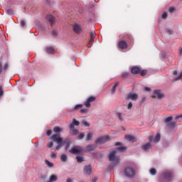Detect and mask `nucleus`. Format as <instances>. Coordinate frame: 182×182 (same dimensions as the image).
<instances>
[{
    "mask_svg": "<svg viewBox=\"0 0 182 182\" xmlns=\"http://www.w3.org/2000/svg\"><path fill=\"white\" fill-rule=\"evenodd\" d=\"M96 149V145L90 144L87 146L86 151H93Z\"/></svg>",
    "mask_w": 182,
    "mask_h": 182,
    "instance_id": "6ab92c4d",
    "label": "nucleus"
},
{
    "mask_svg": "<svg viewBox=\"0 0 182 182\" xmlns=\"http://www.w3.org/2000/svg\"><path fill=\"white\" fill-rule=\"evenodd\" d=\"M54 133H61V132H63V129L59 127H55L53 129Z\"/></svg>",
    "mask_w": 182,
    "mask_h": 182,
    "instance_id": "5701e85b",
    "label": "nucleus"
},
{
    "mask_svg": "<svg viewBox=\"0 0 182 182\" xmlns=\"http://www.w3.org/2000/svg\"><path fill=\"white\" fill-rule=\"evenodd\" d=\"M174 11H176V9L174 7L169 8V12L171 14H173V12H174Z\"/></svg>",
    "mask_w": 182,
    "mask_h": 182,
    "instance_id": "49530a36",
    "label": "nucleus"
},
{
    "mask_svg": "<svg viewBox=\"0 0 182 182\" xmlns=\"http://www.w3.org/2000/svg\"><path fill=\"white\" fill-rule=\"evenodd\" d=\"M97 178L96 177L92 178V182H97Z\"/></svg>",
    "mask_w": 182,
    "mask_h": 182,
    "instance_id": "4d7b16f0",
    "label": "nucleus"
},
{
    "mask_svg": "<svg viewBox=\"0 0 182 182\" xmlns=\"http://www.w3.org/2000/svg\"><path fill=\"white\" fill-rule=\"evenodd\" d=\"M175 126H176V123H175V122H171V123L168 124V127H171V128H174Z\"/></svg>",
    "mask_w": 182,
    "mask_h": 182,
    "instance_id": "a18cd8bd",
    "label": "nucleus"
},
{
    "mask_svg": "<svg viewBox=\"0 0 182 182\" xmlns=\"http://www.w3.org/2000/svg\"><path fill=\"white\" fill-rule=\"evenodd\" d=\"M66 182H73V179L68 178H67Z\"/></svg>",
    "mask_w": 182,
    "mask_h": 182,
    "instance_id": "13d9d810",
    "label": "nucleus"
},
{
    "mask_svg": "<svg viewBox=\"0 0 182 182\" xmlns=\"http://www.w3.org/2000/svg\"><path fill=\"white\" fill-rule=\"evenodd\" d=\"M149 173H150V174H151L152 176H154V175H156V173H157V172H156V168H152L150 169Z\"/></svg>",
    "mask_w": 182,
    "mask_h": 182,
    "instance_id": "2f4dec72",
    "label": "nucleus"
},
{
    "mask_svg": "<svg viewBox=\"0 0 182 182\" xmlns=\"http://www.w3.org/2000/svg\"><path fill=\"white\" fill-rule=\"evenodd\" d=\"M173 120V117H168L165 119V123H170Z\"/></svg>",
    "mask_w": 182,
    "mask_h": 182,
    "instance_id": "473e14b6",
    "label": "nucleus"
},
{
    "mask_svg": "<svg viewBox=\"0 0 182 182\" xmlns=\"http://www.w3.org/2000/svg\"><path fill=\"white\" fill-rule=\"evenodd\" d=\"M127 107L129 110L133 107V103L132 102H129L128 105H127Z\"/></svg>",
    "mask_w": 182,
    "mask_h": 182,
    "instance_id": "e433bc0d",
    "label": "nucleus"
},
{
    "mask_svg": "<svg viewBox=\"0 0 182 182\" xmlns=\"http://www.w3.org/2000/svg\"><path fill=\"white\" fill-rule=\"evenodd\" d=\"M167 15L166 12L164 13L161 16L162 19H166V18H167Z\"/></svg>",
    "mask_w": 182,
    "mask_h": 182,
    "instance_id": "de8ad7c7",
    "label": "nucleus"
},
{
    "mask_svg": "<svg viewBox=\"0 0 182 182\" xmlns=\"http://www.w3.org/2000/svg\"><path fill=\"white\" fill-rule=\"evenodd\" d=\"M95 100H96V97L90 96L86 100L85 102H84V105L85 106V107L89 108L92 106L90 103H93Z\"/></svg>",
    "mask_w": 182,
    "mask_h": 182,
    "instance_id": "423d86ee",
    "label": "nucleus"
},
{
    "mask_svg": "<svg viewBox=\"0 0 182 182\" xmlns=\"http://www.w3.org/2000/svg\"><path fill=\"white\" fill-rule=\"evenodd\" d=\"M6 13L8 14V15H14V10L12 9H8L6 11Z\"/></svg>",
    "mask_w": 182,
    "mask_h": 182,
    "instance_id": "58836bf2",
    "label": "nucleus"
},
{
    "mask_svg": "<svg viewBox=\"0 0 182 182\" xmlns=\"http://www.w3.org/2000/svg\"><path fill=\"white\" fill-rule=\"evenodd\" d=\"M80 113H84V114H87V113H89V109L84 108L80 110Z\"/></svg>",
    "mask_w": 182,
    "mask_h": 182,
    "instance_id": "7c9ffc66",
    "label": "nucleus"
},
{
    "mask_svg": "<svg viewBox=\"0 0 182 182\" xmlns=\"http://www.w3.org/2000/svg\"><path fill=\"white\" fill-rule=\"evenodd\" d=\"M83 137H85V134L84 133H80L78 136V139L82 140V139H83Z\"/></svg>",
    "mask_w": 182,
    "mask_h": 182,
    "instance_id": "a19ab883",
    "label": "nucleus"
},
{
    "mask_svg": "<svg viewBox=\"0 0 182 182\" xmlns=\"http://www.w3.org/2000/svg\"><path fill=\"white\" fill-rule=\"evenodd\" d=\"M151 90L150 89V87H144V91L145 92H150Z\"/></svg>",
    "mask_w": 182,
    "mask_h": 182,
    "instance_id": "3c124183",
    "label": "nucleus"
},
{
    "mask_svg": "<svg viewBox=\"0 0 182 182\" xmlns=\"http://www.w3.org/2000/svg\"><path fill=\"white\" fill-rule=\"evenodd\" d=\"M181 77H182V73L178 75L177 78H175V80H180V79H181Z\"/></svg>",
    "mask_w": 182,
    "mask_h": 182,
    "instance_id": "8fccbe9b",
    "label": "nucleus"
},
{
    "mask_svg": "<svg viewBox=\"0 0 182 182\" xmlns=\"http://www.w3.org/2000/svg\"><path fill=\"white\" fill-rule=\"evenodd\" d=\"M70 146V144L69 142L67 143L65 146V150H68L69 149V146Z\"/></svg>",
    "mask_w": 182,
    "mask_h": 182,
    "instance_id": "5fc2aeb1",
    "label": "nucleus"
},
{
    "mask_svg": "<svg viewBox=\"0 0 182 182\" xmlns=\"http://www.w3.org/2000/svg\"><path fill=\"white\" fill-rule=\"evenodd\" d=\"M179 55H182V48H179Z\"/></svg>",
    "mask_w": 182,
    "mask_h": 182,
    "instance_id": "bf43d9fd",
    "label": "nucleus"
},
{
    "mask_svg": "<svg viewBox=\"0 0 182 182\" xmlns=\"http://www.w3.org/2000/svg\"><path fill=\"white\" fill-rule=\"evenodd\" d=\"M177 70H175V71H173V75H174L175 76H177Z\"/></svg>",
    "mask_w": 182,
    "mask_h": 182,
    "instance_id": "052dcab7",
    "label": "nucleus"
},
{
    "mask_svg": "<svg viewBox=\"0 0 182 182\" xmlns=\"http://www.w3.org/2000/svg\"><path fill=\"white\" fill-rule=\"evenodd\" d=\"M82 107H83V105L78 104V105H75V110H79V109H82Z\"/></svg>",
    "mask_w": 182,
    "mask_h": 182,
    "instance_id": "72a5a7b5",
    "label": "nucleus"
},
{
    "mask_svg": "<svg viewBox=\"0 0 182 182\" xmlns=\"http://www.w3.org/2000/svg\"><path fill=\"white\" fill-rule=\"evenodd\" d=\"M79 124H80L79 121L76 120V119H73V123L70 124L69 127L70 130H72L73 129H75V126H79Z\"/></svg>",
    "mask_w": 182,
    "mask_h": 182,
    "instance_id": "2eb2a0df",
    "label": "nucleus"
},
{
    "mask_svg": "<svg viewBox=\"0 0 182 182\" xmlns=\"http://www.w3.org/2000/svg\"><path fill=\"white\" fill-rule=\"evenodd\" d=\"M76 159L77 163H82L83 161V156H77Z\"/></svg>",
    "mask_w": 182,
    "mask_h": 182,
    "instance_id": "cd10ccee",
    "label": "nucleus"
},
{
    "mask_svg": "<svg viewBox=\"0 0 182 182\" xmlns=\"http://www.w3.org/2000/svg\"><path fill=\"white\" fill-rule=\"evenodd\" d=\"M83 151V147L79 146H73L69 152L71 153V154H79Z\"/></svg>",
    "mask_w": 182,
    "mask_h": 182,
    "instance_id": "7ed1b4c3",
    "label": "nucleus"
},
{
    "mask_svg": "<svg viewBox=\"0 0 182 182\" xmlns=\"http://www.w3.org/2000/svg\"><path fill=\"white\" fill-rule=\"evenodd\" d=\"M25 25H26L25 21L22 20L21 21V26L23 27V26H25Z\"/></svg>",
    "mask_w": 182,
    "mask_h": 182,
    "instance_id": "864d4df0",
    "label": "nucleus"
},
{
    "mask_svg": "<svg viewBox=\"0 0 182 182\" xmlns=\"http://www.w3.org/2000/svg\"><path fill=\"white\" fill-rule=\"evenodd\" d=\"M150 143H146L141 146L142 150L144 151H149L151 149V143H153V136H149Z\"/></svg>",
    "mask_w": 182,
    "mask_h": 182,
    "instance_id": "20e7f679",
    "label": "nucleus"
},
{
    "mask_svg": "<svg viewBox=\"0 0 182 182\" xmlns=\"http://www.w3.org/2000/svg\"><path fill=\"white\" fill-rule=\"evenodd\" d=\"M95 38H96V33L92 32L90 33V40L89 41V43H92V42H93V41H95Z\"/></svg>",
    "mask_w": 182,
    "mask_h": 182,
    "instance_id": "412c9836",
    "label": "nucleus"
},
{
    "mask_svg": "<svg viewBox=\"0 0 182 182\" xmlns=\"http://www.w3.org/2000/svg\"><path fill=\"white\" fill-rule=\"evenodd\" d=\"M141 74V76H146L147 75V70H143L140 71L139 73Z\"/></svg>",
    "mask_w": 182,
    "mask_h": 182,
    "instance_id": "f704fd0d",
    "label": "nucleus"
},
{
    "mask_svg": "<svg viewBox=\"0 0 182 182\" xmlns=\"http://www.w3.org/2000/svg\"><path fill=\"white\" fill-rule=\"evenodd\" d=\"M162 178L166 182L171 181V180H173V173L170 171H165L162 175Z\"/></svg>",
    "mask_w": 182,
    "mask_h": 182,
    "instance_id": "39448f33",
    "label": "nucleus"
},
{
    "mask_svg": "<svg viewBox=\"0 0 182 182\" xmlns=\"http://www.w3.org/2000/svg\"><path fill=\"white\" fill-rule=\"evenodd\" d=\"M45 163L50 168H52V167H53V164L49 161L48 159L45 160Z\"/></svg>",
    "mask_w": 182,
    "mask_h": 182,
    "instance_id": "a878e982",
    "label": "nucleus"
},
{
    "mask_svg": "<svg viewBox=\"0 0 182 182\" xmlns=\"http://www.w3.org/2000/svg\"><path fill=\"white\" fill-rule=\"evenodd\" d=\"M152 97L155 99H163V97H164V94H163L160 90H155Z\"/></svg>",
    "mask_w": 182,
    "mask_h": 182,
    "instance_id": "6e6552de",
    "label": "nucleus"
},
{
    "mask_svg": "<svg viewBox=\"0 0 182 182\" xmlns=\"http://www.w3.org/2000/svg\"><path fill=\"white\" fill-rule=\"evenodd\" d=\"M73 29L75 33H80L82 32V27L77 23L73 25Z\"/></svg>",
    "mask_w": 182,
    "mask_h": 182,
    "instance_id": "ddd939ff",
    "label": "nucleus"
},
{
    "mask_svg": "<svg viewBox=\"0 0 182 182\" xmlns=\"http://www.w3.org/2000/svg\"><path fill=\"white\" fill-rule=\"evenodd\" d=\"M109 136H101L97 139L96 144H103L107 141H109Z\"/></svg>",
    "mask_w": 182,
    "mask_h": 182,
    "instance_id": "1a4fd4ad",
    "label": "nucleus"
},
{
    "mask_svg": "<svg viewBox=\"0 0 182 182\" xmlns=\"http://www.w3.org/2000/svg\"><path fill=\"white\" fill-rule=\"evenodd\" d=\"M92 173V166L88 165L84 167V174L90 175Z\"/></svg>",
    "mask_w": 182,
    "mask_h": 182,
    "instance_id": "4468645a",
    "label": "nucleus"
},
{
    "mask_svg": "<svg viewBox=\"0 0 182 182\" xmlns=\"http://www.w3.org/2000/svg\"><path fill=\"white\" fill-rule=\"evenodd\" d=\"M50 157H51V159H56V157H57L56 153L51 152L50 153Z\"/></svg>",
    "mask_w": 182,
    "mask_h": 182,
    "instance_id": "ea45409f",
    "label": "nucleus"
},
{
    "mask_svg": "<svg viewBox=\"0 0 182 182\" xmlns=\"http://www.w3.org/2000/svg\"><path fill=\"white\" fill-rule=\"evenodd\" d=\"M125 139L127 140V141H132V143L136 141V138L132 135H127Z\"/></svg>",
    "mask_w": 182,
    "mask_h": 182,
    "instance_id": "f3484780",
    "label": "nucleus"
},
{
    "mask_svg": "<svg viewBox=\"0 0 182 182\" xmlns=\"http://www.w3.org/2000/svg\"><path fill=\"white\" fill-rule=\"evenodd\" d=\"M126 147L121 146L117 148V149L112 151L108 156L109 161H112V164L109 165V168H114L116 166H117L118 163H120V158L119 156H116V154L117 151H126Z\"/></svg>",
    "mask_w": 182,
    "mask_h": 182,
    "instance_id": "f257e3e1",
    "label": "nucleus"
},
{
    "mask_svg": "<svg viewBox=\"0 0 182 182\" xmlns=\"http://www.w3.org/2000/svg\"><path fill=\"white\" fill-rule=\"evenodd\" d=\"M8 68H9L8 63H6V64L4 65V69L5 70H6L8 69Z\"/></svg>",
    "mask_w": 182,
    "mask_h": 182,
    "instance_id": "6e6d98bb",
    "label": "nucleus"
},
{
    "mask_svg": "<svg viewBox=\"0 0 182 182\" xmlns=\"http://www.w3.org/2000/svg\"><path fill=\"white\" fill-rule=\"evenodd\" d=\"M0 96H4V88L0 85Z\"/></svg>",
    "mask_w": 182,
    "mask_h": 182,
    "instance_id": "79ce46f5",
    "label": "nucleus"
},
{
    "mask_svg": "<svg viewBox=\"0 0 182 182\" xmlns=\"http://www.w3.org/2000/svg\"><path fill=\"white\" fill-rule=\"evenodd\" d=\"M0 73H2V70H0Z\"/></svg>",
    "mask_w": 182,
    "mask_h": 182,
    "instance_id": "e2e57ef3",
    "label": "nucleus"
},
{
    "mask_svg": "<svg viewBox=\"0 0 182 182\" xmlns=\"http://www.w3.org/2000/svg\"><path fill=\"white\" fill-rule=\"evenodd\" d=\"M82 124H83L86 127H89L90 126V124L86 121H82Z\"/></svg>",
    "mask_w": 182,
    "mask_h": 182,
    "instance_id": "4c0bfd02",
    "label": "nucleus"
},
{
    "mask_svg": "<svg viewBox=\"0 0 182 182\" xmlns=\"http://www.w3.org/2000/svg\"><path fill=\"white\" fill-rule=\"evenodd\" d=\"M60 160L63 161V163H66L68 161V155L67 154H62L60 156Z\"/></svg>",
    "mask_w": 182,
    "mask_h": 182,
    "instance_id": "4be33fe9",
    "label": "nucleus"
},
{
    "mask_svg": "<svg viewBox=\"0 0 182 182\" xmlns=\"http://www.w3.org/2000/svg\"><path fill=\"white\" fill-rule=\"evenodd\" d=\"M117 117L119 119V120H121V121H123L124 119V117L123 114H122V113H120V112L117 113Z\"/></svg>",
    "mask_w": 182,
    "mask_h": 182,
    "instance_id": "c85d7f7f",
    "label": "nucleus"
},
{
    "mask_svg": "<svg viewBox=\"0 0 182 182\" xmlns=\"http://www.w3.org/2000/svg\"><path fill=\"white\" fill-rule=\"evenodd\" d=\"M161 136L160 134H157L154 139V143H159L160 141Z\"/></svg>",
    "mask_w": 182,
    "mask_h": 182,
    "instance_id": "393cba45",
    "label": "nucleus"
},
{
    "mask_svg": "<svg viewBox=\"0 0 182 182\" xmlns=\"http://www.w3.org/2000/svg\"><path fill=\"white\" fill-rule=\"evenodd\" d=\"M47 147H48V149H52V147H53V142H50L48 144Z\"/></svg>",
    "mask_w": 182,
    "mask_h": 182,
    "instance_id": "37998d69",
    "label": "nucleus"
},
{
    "mask_svg": "<svg viewBox=\"0 0 182 182\" xmlns=\"http://www.w3.org/2000/svg\"><path fill=\"white\" fill-rule=\"evenodd\" d=\"M131 72L132 73H133V75H137L138 73H139L141 72L140 68L139 67H133L131 69Z\"/></svg>",
    "mask_w": 182,
    "mask_h": 182,
    "instance_id": "dca6fc26",
    "label": "nucleus"
},
{
    "mask_svg": "<svg viewBox=\"0 0 182 182\" xmlns=\"http://www.w3.org/2000/svg\"><path fill=\"white\" fill-rule=\"evenodd\" d=\"M58 181V176L56 175H51L48 182Z\"/></svg>",
    "mask_w": 182,
    "mask_h": 182,
    "instance_id": "a211bd4d",
    "label": "nucleus"
},
{
    "mask_svg": "<svg viewBox=\"0 0 182 182\" xmlns=\"http://www.w3.org/2000/svg\"><path fill=\"white\" fill-rule=\"evenodd\" d=\"M124 174L127 177H134V170L132 168H127L124 170Z\"/></svg>",
    "mask_w": 182,
    "mask_h": 182,
    "instance_id": "0eeeda50",
    "label": "nucleus"
},
{
    "mask_svg": "<svg viewBox=\"0 0 182 182\" xmlns=\"http://www.w3.org/2000/svg\"><path fill=\"white\" fill-rule=\"evenodd\" d=\"M53 36H58V31L54 30L52 31Z\"/></svg>",
    "mask_w": 182,
    "mask_h": 182,
    "instance_id": "c03bdc74",
    "label": "nucleus"
},
{
    "mask_svg": "<svg viewBox=\"0 0 182 182\" xmlns=\"http://www.w3.org/2000/svg\"><path fill=\"white\" fill-rule=\"evenodd\" d=\"M166 32L168 33V35H173V30L171 29H167Z\"/></svg>",
    "mask_w": 182,
    "mask_h": 182,
    "instance_id": "09e8293b",
    "label": "nucleus"
},
{
    "mask_svg": "<svg viewBox=\"0 0 182 182\" xmlns=\"http://www.w3.org/2000/svg\"><path fill=\"white\" fill-rule=\"evenodd\" d=\"M51 139L58 144L55 147V150H60V149H62L63 144L66 143V141H63V138L60 137V134H59L52 135Z\"/></svg>",
    "mask_w": 182,
    "mask_h": 182,
    "instance_id": "f03ea898",
    "label": "nucleus"
},
{
    "mask_svg": "<svg viewBox=\"0 0 182 182\" xmlns=\"http://www.w3.org/2000/svg\"><path fill=\"white\" fill-rule=\"evenodd\" d=\"M1 66H2V65H1V64H0V68H1Z\"/></svg>",
    "mask_w": 182,
    "mask_h": 182,
    "instance_id": "0e129e2a",
    "label": "nucleus"
},
{
    "mask_svg": "<svg viewBox=\"0 0 182 182\" xmlns=\"http://www.w3.org/2000/svg\"><path fill=\"white\" fill-rule=\"evenodd\" d=\"M122 77H124V79H126L127 77H129V73H123L122 74Z\"/></svg>",
    "mask_w": 182,
    "mask_h": 182,
    "instance_id": "c9c22d12",
    "label": "nucleus"
},
{
    "mask_svg": "<svg viewBox=\"0 0 182 182\" xmlns=\"http://www.w3.org/2000/svg\"><path fill=\"white\" fill-rule=\"evenodd\" d=\"M53 52H55V50H53V48H51V47H48V48H46V53H47L52 54V53H53Z\"/></svg>",
    "mask_w": 182,
    "mask_h": 182,
    "instance_id": "bb28decb",
    "label": "nucleus"
},
{
    "mask_svg": "<svg viewBox=\"0 0 182 182\" xmlns=\"http://www.w3.org/2000/svg\"><path fill=\"white\" fill-rule=\"evenodd\" d=\"M70 133H71L73 136H76V134L79 133V131L77 129H72Z\"/></svg>",
    "mask_w": 182,
    "mask_h": 182,
    "instance_id": "c756f323",
    "label": "nucleus"
},
{
    "mask_svg": "<svg viewBox=\"0 0 182 182\" xmlns=\"http://www.w3.org/2000/svg\"><path fill=\"white\" fill-rule=\"evenodd\" d=\"M119 85H120V83H119V82H116V83L114 85V86H113V87H112V90H111V93H112V95H114V94L116 93V87H117V86H119Z\"/></svg>",
    "mask_w": 182,
    "mask_h": 182,
    "instance_id": "aec40b11",
    "label": "nucleus"
},
{
    "mask_svg": "<svg viewBox=\"0 0 182 182\" xmlns=\"http://www.w3.org/2000/svg\"><path fill=\"white\" fill-rule=\"evenodd\" d=\"M127 42L125 41H119L118 43V48H119V49H127Z\"/></svg>",
    "mask_w": 182,
    "mask_h": 182,
    "instance_id": "9d476101",
    "label": "nucleus"
},
{
    "mask_svg": "<svg viewBox=\"0 0 182 182\" xmlns=\"http://www.w3.org/2000/svg\"><path fill=\"white\" fill-rule=\"evenodd\" d=\"M92 139H93V134L89 132V133L87 134V137H86L87 141H89L92 140Z\"/></svg>",
    "mask_w": 182,
    "mask_h": 182,
    "instance_id": "b1692460",
    "label": "nucleus"
},
{
    "mask_svg": "<svg viewBox=\"0 0 182 182\" xmlns=\"http://www.w3.org/2000/svg\"><path fill=\"white\" fill-rule=\"evenodd\" d=\"M46 133L47 136H50V134H52V131L50 129H48Z\"/></svg>",
    "mask_w": 182,
    "mask_h": 182,
    "instance_id": "603ef678",
    "label": "nucleus"
},
{
    "mask_svg": "<svg viewBox=\"0 0 182 182\" xmlns=\"http://www.w3.org/2000/svg\"><path fill=\"white\" fill-rule=\"evenodd\" d=\"M127 99L136 101L139 99V95L136 93H129L128 94Z\"/></svg>",
    "mask_w": 182,
    "mask_h": 182,
    "instance_id": "f8f14e48",
    "label": "nucleus"
},
{
    "mask_svg": "<svg viewBox=\"0 0 182 182\" xmlns=\"http://www.w3.org/2000/svg\"><path fill=\"white\" fill-rule=\"evenodd\" d=\"M115 145H116V146H120V142H117V143L115 144Z\"/></svg>",
    "mask_w": 182,
    "mask_h": 182,
    "instance_id": "680f3d73",
    "label": "nucleus"
},
{
    "mask_svg": "<svg viewBox=\"0 0 182 182\" xmlns=\"http://www.w3.org/2000/svg\"><path fill=\"white\" fill-rule=\"evenodd\" d=\"M46 20L49 22L51 26H53V25H55V22H56L55 17H53L52 15H48L46 16Z\"/></svg>",
    "mask_w": 182,
    "mask_h": 182,
    "instance_id": "9b49d317",
    "label": "nucleus"
}]
</instances>
